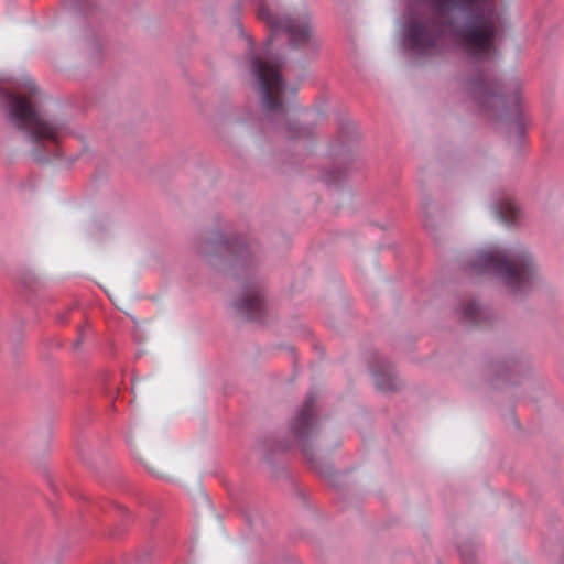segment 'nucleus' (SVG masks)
Returning <instances> with one entry per match:
<instances>
[{"mask_svg": "<svg viewBox=\"0 0 564 564\" xmlns=\"http://www.w3.org/2000/svg\"><path fill=\"white\" fill-rule=\"evenodd\" d=\"M470 271L497 276L514 295L529 291L540 280L531 254L523 248L491 246L481 249L475 254Z\"/></svg>", "mask_w": 564, "mask_h": 564, "instance_id": "obj_4", "label": "nucleus"}, {"mask_svg": "<svg viewBox=\"0 0 564 564\" xmlns=\"http://www.w3.org/2000/svg\"><path fill=\"white\" fill-rule=\"evenodd\" d=\"M258 17L270 28L271 35L261 52L251 56L250 72L256 78L263 108L267 111L283 113L286 87L281 75L282 63L274 53L275 36L284 32L290 45L306 54H314L321 46V41L307 13L281 15L275 2L263 0L259 4Z\"/></svg>", "mask_w": 564, "mask_h": 564, "instance_id": "obj_2", "label": "nucleus"}, {"mask_svg": "<svg viewBox=\"0 0 564 564\" xmlns=\"http://www.w3.org/2000/svg\"><path fill=\"white\" fill-rule=\"evenodd\" d=\"M314 402V397L308 395L302 408L291 421V432L300 441H304L317 432V417L315 415Z\"/></svg>", "mask_w": 564, "mask_h": 564, "instance_id": "obj_6", "label": "nucleus"}, {"mask_svg": "<svg viewBox=\"0 0 564 564\" xmlns=\"http://www.w3.org/2000/svg\"><path fill=\"white\" fill-rule=\"evenodd\" d=\"M34 155H35V158H36L37 160H41V159H42L41 154H37V153H36V154H34Z\"/></svg>", "mask_w": 564, "mask_h": 564, "instance_id": "obj_14", "label": "nucleus"}, {"mask_svg": "<svg viewBox=\"0 0 564 564\" xmlns=\"http://www.w3.org/2000/svg\"><path fill=\"white\" fill-rule=\"evenodd\" d=\"M484 315L482 307L477 302L470 301L463 308L460 317L467 324H479Z\"/></svg>", "mask_w": 564, "mask_h": 564, "instance_id": "obj_9", "label": "nucleus"}, {"mask_svg": "<svg viewBox=\"0 0 564 564\" xmlns=\"http://www.w3.org/2000/svg\"><path fill=\"white\" fill-rule=\"evenodd\" d=\"M149 470H150L154 476H156V477H160V478H164V477H165V476H164V474L159 473V471H156V470H154V469H149Z\"/></svg>", "mask_w": 564, "mask_h": 564, "instance_id": "obj_13", "label": "nucleus"}, {"mask_svg": "<svg viewBox=\"0 0 564 564\" xmlns=\"http://www.w3.org/2000/svg\"><path fill=\"white\" fill-rule=\"evenodd\" d=\"M494 212L496 217L506 224H514L518 221L520 217V209L513 202V199L509 196H506L502 198L501 202H499L494 207Z\"/></svg>", "mask_w": 564, "mask_h": 564, "instance_id": "obj_8", "label": "nucleus"}, {"mask_svg": "<svg viewBox=\"0 0 564 564\" xmlns=\"http://www.w3.org/2000/svg\"><path fill=\"white\" fill-rule=\"evenodd\" d=\"M25 90L28 94H32L35 90V86L32 80L28 79L24 84Z\"/></svg>", "mask_w": 564, "mask_h": 564, "instance_id": "obj_12", "label": "nucleus"}, {"mask_svg": "<svg viewBox=\"0 0 564 564\" xmlns=\"http://www.w3.org/2000/svg\"><path fill=\"white\" fill-rule=\"evenodd\" d=\"M375 383L377 388L382 391H391L398 387L397 379L390 371L382 373L375 372Z\"/></svg>", "mask_w": 564, "mask_h": 564, "instance_id": "obj_10", "label": "nucleus"}, {"mask_svg": "<svg viewBox=\"0 0 564 564\" xmlns=\"http://www.w3.org/2000/svg\"><path fill=\"white\" fill-rule=\"evenodd\" d=\"M498 14L492 0H411L400 36L413 58L442 52L444 36H453L473 57L491 59Z\"/></svg>", "mask_w": 564, "mask_h": 564, "instance_id": "obj_1", "label": "nucleus"}, {"mask_svg": "<svg viewBox=\"0 0 564 564\" xmlns=\"http://www.w3.org/2000/svg\"><path fill=\"white\" fill-rule=\"evenodd\" d=\"M0 104L4 107L8 122L24 132L33 143L56 142L68 132L61 119L44 118L33 106L29 96L20 91L0 89Z\"/></svg>", "mask_w": 564, "mask_h": 564, "instance_id": "obj_5", "label": "nucleus"}, {"mask_svg": "<svg viewBox=\"0 0 564 564\" xmlns=\"http://www.w3.org/2000/svg\"><path fill=\"white\" fill-rule=\"evenodd\" d=\"M462 100L475 104L484 111L517 112L522 104V82L519 78L496 80L488 69L470 66L455 84Z\"/></svg>", "mask_w": 564, "mask_h": 564, "instance_id": "obj_3", "label": "nucleus"}, {"mask_svg": "<svg viewBox=\"0 0 564 564\" xmlns=\"http://www.w3.org/2000/svg\"><path fill=\"white\" fill-rule=\"evenodd\" d=\"M281 129L284 137L289 139L302 138L307 134L305 129L299 127L296 122H291L289 119L285 120Z\"/></svg>", "mask_w": 564, "mask_h": 564, "instance_id": "obj_11", "label": "nucleus"}, {"mask_svg": "<svg viewBox=\"0 0 564 564\" xmlns=\"http://www.w3.org/2000/svg\"><path fill=\"white\" fill-rule=\"evenodd\" d=\"M263 305V297L257 285L246 288L235 302L237 311L250 319L261 316Z\"/></svg>", "mask_w": 564, "mask_h": 564, "instance_id": "obj_7", "label": "nucleus"}]
</instances>
